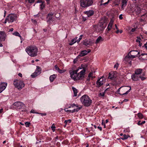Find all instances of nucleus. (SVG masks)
Instances as JSON below:
<instances>
[{
    "instance_id": "0eeeda50",
    "label": "nucleus",
    "mask_w": 147,
    "mask_h": 147,
    "mask_svg": "<svg viewBox=\"0 0 147 147\" xmlns=\"http://www.w3.org/2000/svg\"><path fill=\"white\" fill-rule=\"evenodd\" d=\"M9 22H13L15 21L17 18V16L15 14H9L7 17Z\"/></svg>"
},
{
    "instance_id": "de8ad7c7",
    "label": "nucleus",
    "mask_w": 147,
    "mask_h": 147,
    "mask_svg": "<svg viewBox=\"0 0 147 147\" xmlns=\"http://www.w3.org/2000/svg\"><path fill=\"white\" fill-rule=\"evenodd\" d=\"M112 27V26L108 25V26L107 28V29H108V31L110 30H111V28Z\"/></svg>"
},
{
    "instance_id": "bb28decb",
    "label": "nucleus",
    "mask_w": 147,
    "mask_h": 147,
    "mask_svg": "<svg viewBox=\"0 0 147 147\" xmlns=\"http://www.w3.org/2000/svg\"><path fill=\"white\" fill-rule=\"evenodd\" d=\"M72 89L74 92V96H77V94L78 93L77 90L76 88L74 87H72Z\"/></svg>"
},
{
    "instance_id": "f8f14e48",
    "label": "nucleus",
    "mask_w": 147,
    "mask_h": 147,
    "mask_svg": "<svg viewBox=\"0 0 147 147\" xmlns=\"http://www.w3.org/2000/svg\"><path fill=\"white\" fill-rule=\"evenodd\" d=\"M93 42L90 39H86L84 40L83 42V44L86 46H88V45H92Z\"/></svg>"
},
{
    "instance_id": "f257e3e1",
    "label": "nucleus",
    "mask_w": 147,
    "mask_h": 147,
    "mask_svg": "<svg viewBox=\"0 0 147 147\" xmlns=\"http://www.w3.org/2000/svg\"><path fill=\"white\" fill-rule=\"evenodd\" d=\"M79 69H77L75 70H69V72L70 77L74 81L82 80L84 77L85 74V70L83 69L80 72L77 73Z\"/></svg>"
},
{
    "instance_id": "c9c22d12",
    "label": "nucleus",
    "mask_w": 147,
    "mask_h": 147,
    "mask_svg": "<svg viewBox=\"0 0 147 147\" xmlns=\"http://www.w3.org/2000/svg\"><path fill=\"white\" fill-rule=\"evenodd\" d=\"M25 124L26 127H29L30 125V123L28 122H26L25 123Z\"/></svg>"
},
{
    "instance_id": "4d7b16f0",
    "label": "nucleus",
    "mask_w": 147,
    "mask_h": 147,
    "mask_svg": "<svg viewBox=\"0 0 147 147\" xmlns=\"http://www.w3.org/2000/svg\"><path fill=\"white\" fill-rule=\"evenodd\" d=\"M97 128L99 129L100 131H101L102 130V128L101 127L98 126L97 127Z\"/></svg>"
},
{
    "instance_id": "4468645a",
    "label": "nucleus",
    "mask_w": 147,
    "mask_h": 147,
    "mask_svg": "<svg viewBox=\"0 0 147 147\" xmlns=\"http://www.w3.org/2000/svg\"><path fill=\"white\" fill-rule=\"evenodd\" d=\"M140 77V76L135 73L132 74L131 76V79L133 81H134L139 80Z\"/></svg>"
},
{
    "instance_id": "6ab92c4d",
    "label": "nucleus",
    "mask_w": 147,
    "mask_h": 147,
    "mask_svg": "<svg viewBox=\"0 0 147 147\" xmlns=\"http://www.w3.org/2000/svg\"><path fill=\"white\" fill-rule=\"evenodd\" d=\"M84 13L86 14L88 17L92 16L94 13V11L93 10H89L84 12Z\"/></svg>"
},
{
    "instance_id": "bf43d9fd",
    "label": "nucleus",
    "mask_w": 147,
    "mask_h": 147,
    "mask_svg": "<svg viewBox=\"0 0 147 147\" xmlns=\"http://www.w3.org/2000/svg\"><path fill=\"white\" fill-rule=\"evenodd\" d=\"M70 105H71V107H74L76 106V105L74 103L71 104Z\"/></svg>"
},
{
    "instance_id": "412c9836",
    "label": "nucleus",
    "mask_w": 147,
    "mask_h": 147,
    "mask_svg": "<svg viewBox=\"0 0 147 147\" xmlns=\"http://www.w3.org/2000/svg\"><path fill=\"white\" fill-rule=\"evenodd\" d=\"M139 57L140 59L142 58L144 60H147V54H142L139 56Z\"/></svg>"
},
{
    "instance_id": "603ef678",
    "label": "nucleus",
    "mask_w": 147,
    "mask_h": 147,
    "mask_svg": "<svg viewBox=\"0 0 147 147\" xmlns=\"http://www.w3.org/2000/svg\"><path fill=\"white\" fill-rule=\"evenodd\" d=\"M7 22H8V19L7 17L6 19H5V20L4 23V24H6L7 23Z\"/></svg>"
},
{
    "instance_id": "13d9d810",
    "label": "nucleus",
    "mask_w": 147,
    "mask_h": 147,
    "mask_svg": "<svg viewBox=\"0 0 147 147\" xmlns=\"http://www.w3.org/2000/svg\"><path fill=\"white\" fill-rule=\"evenodd\" d=\"M18 75L20 77L22 78V74L20 73H19L18 74Z\"/></svg>"
},
{
    "instance_id": "0e129e2a",
    "label": "nucleus",
    "mask_w": 147,
    "mask_h": 147,
    "mask_svg": "<svg viewBox=\"0 0 147 147\" xmlns=\"http://www.w3.org/2000/svg\"><path fill=\"white\" fill-rule=\"evenodd\" d=\"M128 101V99H124L123 100V102H127Z\"/></svg>"
},
{
    "instance_id": "4be33fe9",
    "label": "nucleus",
    "mask_w": 147,
    "mask_h": 147,
    "mask_svg": "<svg viewBox=\"0 0 147 147\" xmlns=\"http://www.w3.org/2000/svg\"><path fill=\"white\" fill-rule=\"evenodd\" d=\"M57 75L53 74L50 76L49 78L51 82H52L54 80V79L56 78Z\"/></svg>"
},
{
    "instance_id": "393cba45",
    "label": "nucleus",
    "mask_w": 147,
    "mask_h": 147,
    "mask_svg": "<svg viewBox=\"0 0 147 147\" xmlns=\"http://www.w3.org/2000/svg\"><path fill=\"white\" fill-rule=\"evenodd\" d=\"M78 37H76L74 38L71 41L70 43L69 44L70 45H71L74 44V43L77 42L76 40Z\"/></svg>"
},
{
    "instance_id": "052dcab7",
    "label": "nucleus",
    "mask_w": 147,
    "mask_h": 147,
    "mask_svg": "<svg viewBox=\"0 0 147 147\" xmlns=\"http://www.w3.org/2000/svg\"><path fill=\"white\" fill-rule=\"evenodd\" d=\"M86 131L88 132L89 133L90 132V131L89 130L88 128L87 127L86 128Z\"/></svg>"
},
{
    "instance_id": "79ce46f5",
    "label": "nucleus",
    "mask_w": 147,
    "mask_h": 147,
    "mask_svg": "<svg viewBox=\"0 0 147 147\" xmlns=\"http://www.w3.org/2000/svg\"><path fill=\"white\" fill-rule=\"evenodd\" d=\"M59 73H62L64 72L65 71L64 70H61L60 69H59V70L58 71Z\"/></svg>"
},
{
    "instance_id": "c756f323",
    "label": "nucleus",
    "mask_w": 147,
    "mask_h": 147,
    "mask_svg": "<svg viewBox=\"0 0 147 147\" xmlns=\"http://www.w3.org/2000/svg\"><path fill=\"white\" fill-rule=\"evenodd\" d=\"M145 122L146 121H143L141 122V121L140 120L138 121V123H137V124L138 125H140L144 124L145 123Z\"/></svg>"
},
{
    "instance_id": "b1692460",
    "label": "nucleus",
    "mask_w": 147,
    "mask_h": 147,
    "mask_svg": "<svg viewBox=\"0 0 147 147\" xmlns=\"http://www.w3.org/2000/svg\"><path fill=\"white\" fill-rule=\"evenodd\" d=\"M103 41V39L102 38L101 36H99L96 39L95 43L96 44H98L99 42Z\"/></svg>"
},
{
    "instance_id": "f03ea898",
    "label": "nucleus",
    "mask_w": 147,
    "mask_h": 147,
    "mask_svg": "<svg viewBox=\"0 0 147 147\" xmlns=\"http://www.w3.org/2000/svg\"><path fill=\"white\" fill-rule=\"evenodd\" d=\"M28 54L31 57H35L37 55L38 49L34 45H30L28 46L25 49Z\"/></svg>"
},
{
    "instance_id": "20e7f679",
    "label": "nucleus",
    "mask_w": 147,
    "mask_h": 147,
    "mask_svg": "<svg viewBox=\"0 0 147 147\" xmlns=\"http://www.w3.org/2000/svg\"><path fill=\"white\" fill-rule=\"evenodd\" d=\"M107 25V24L105 22L99 23L98 25L93 26L94 29L97 32H101L104 30Z\"/></svg>"
},
{
    "instance_id": "9d476101",
    "label": "nucleus",
    "mask_w": 147,
    "mask_h": 147,
    "mask_svg": "<svg viewBox=\"0 0 147 147\" xmlns=\"http://www.w3.org/2000/svg\"><path fill=\"white\" fill-rule=\"evenodd\" d=\"M7 35L5 32L0 31V41H4L6 38Z\"/></svg>"
},
{
    "instance_id": "e2e57ef3",
    "label": "nucleus",
    "mask_w": 147,
    "mask_h": 147,
    "mask_svg": "<svg viewBox=\"0 0 147 147\" xmlns=\"http://www.w3.org/2000/svg\"><path fill=\"white\" fill-rule=\"evenodd\" d=\"M135 30V28H132L131 30V32H134Z\"/></svg>"
},
{
    "instance_id": "39448f33",
    "label": "nucleus",
    "mask_w": 147,
    "mask_h": 147,
    "mask_svg": "<svg viewBox=\"0 0 147 147\" xmlns=\"http://www.w3.org/2000/svg\"><path fill=\"white\" fill-rule=\"evenodd\" d=\"M80 5L83 7H85L91 5L93 3L92 0H81Z\"/></svg>"
},
{
    "instance_id": "1a4fd4ad",
    "label": "nucleus",
    "mask_w": 147,
    "mask_h": 147,
    "mask_svg": "<svg viewBox=\"0 0 147 147\" xmlns=\"http://www.w3.org/2000/svg\"><path fill=\"white\" fill-rule=\"evenodd\" d=\"M105 82V78L102 77L98 79L96 82V87H100Z\"/></svg>"
},
{
    "instance_id": "7ed1b4c3",
    "label": "nucleus",
    "mask_w": 147,
    "mask_h": 147,
    "mask_svg": "<svg viewBox=\"0 0 147 147\" xmlns=\"http://www.w3.org/2000/svg\"><path fill=\"white\" fill-rule=\"evenodd\" d=\"M80 99L82 104L86 107L90 106L92 102V100L86 94L83 95L81 97Z\"/></svg>"
},
{
    "instance_id": "864d4df0",
    "label": "nucleus",
    "mask_w": 147,
    "mask_h": 147,
    "mask_svg": "<svg viewBox=\"0 0 147 147\" xmlns=\"http://www.w3.org/2000/svg\"><path fill=\"white\" fill-rule=\"evenodd\" d=\"M122 16V15L121 14L119 16V18L121 20H122L123 19V17Z\"/></svg>"
},
{
    "instance_id": "a19ab883",
    "label": "nucleus",
    "mask_w": 147,
    "mask_h": 147,
    "mask_svg": "<svg viewBox=\"0 0 147 147\" xmlns=\"http://www.w3.org/2000/svg\"><path fill=\"white\" fill-rule=\"evenodd\" d=\"M113 21L112 20H111L109 22V23L108 25L109 26H112L113 24Z\"/></svg>"
},
{
    "instance_id": "e433bc0d",
    "label": "nucleus",
    "mask_w": 147,
    "mask_h": 147,
    "mask_svg": "<svg viewBox=\"0 0 147 147\" xmlns=\"http://www.w3.org/2000/svg\"><path fill=\"white\" fill-rule=\"evenodd\" d=\"M128 87H129V88H130L125 93H123L122 94H123V95L126 94H127L131 90V87L130 86H129Z\"/></svg>"
},
{
    "instance_id": "423d86ee",
    "label": "nucleus",
    "mask_w": 147,
    "mask_h": 147,
    "mask_svg": "<svg viewBox=\"0 0 147 147\" xmlns=\"http://www.w3.org/2000/svg\"><path fill=\"white\" fill-rule=\"evenodd\" d=\"M14 86L19 90H21L25 86V84L22 80H15L13 82Z\"/></svg>"
},
{
    "instance_id": "69168bd1",
    "label": "nucleus",
    "mask_w": 147,
    "mask_h": 147,
    "mask_svg": "<svg viewBox=\"0 0 147 147\" xmlns=\"http://www.w3.org/2000/svg\"><path fill=\"white\" fill-rule=\"evenodd\" d=\"M145 48L147 49V42L144 45Z\"/></svg>"
},
{
    "instance_id": "a211bd4d",
    "label": "nucleus",
    "mask_w": 147,
    "mask_h": 147,
    "mask_svg": "<svg viewBox=\"0 0 147 147\" xmlns=\"http://www.w3.org/2000/svg\"><path fill=\"white\" fill-rule=\"evenodd\" d=\"M123 61L125 63H127L128 62L129 64H131V59L129 57V56L128 55L126 56L125 57L123 60Z\"/></svg>"
},
{
    "instance_id": "5fc2aeb1",
    "label": "nucleus",
    "mask_w": 147,
    "mask_h": 147,
    "mask_svg": "<svg viewBox=\"0 0 147 147\" xmlns=\"http://www.w3.org/2000/svg\"><path fill=\"white\" fill-rule=\"evenodd\" d=\"M92 73H90L88 75V77L89 78H90V77H91V76H92Z\"/></svg>"
},
{
    "instance_id": "09e8293b",
    "label": "nucleus",
    "mask_w": 147,
    "mask_h": 147,
    "mask_svg": "<svg viewBox=\"0 0 147 147\" xmlns=\"http://www.w3.org/2000/svg\"><path fill=\"white\" fill-rule=\"evenodd\" d=\"M99 95L100 96H103L105 95V92H102V93H100L99 94Z\"/></svg>"
},
{
    "instance_id": "680f3d73",
    "label": "nucleus",
    "mask_w": 147,
    "mask_h": 147,
    "mask_svg": "<svg viewBox=\"0 0 147 147\" xmlns=\"http://www.w3.org/2000/svg\"><path fill=\"white\" fill-rule=\"evenodd\" d=\"M32 22H33V23H35V24L37 23V21L35 20H32Z\"/></svg>"
},
{
    "instance_id": "473e14b6",
    "label": "nucleus",
    "mask_w": 147,
    "mask_h": 147,
    "mask_svg": "<svg viewBox=\"0 0 147 147\" xmlns=\"http://www.w3.org/2000/svg\"><path fill=\"white\" fill-rule=\"evenodd\" d=\"M110 0H108L107 1L104 3H103L104 2V1L103 0H102L101 1V4H100V5H107V4L109 2Z\"/></svg>"
},
{
    "instance_id": "f3484780",
    "label": "nucleus",
    "mask_w": 147,
    "mask_h": 147,
    "mask_svg": "<svg viewBox=\"0 0 147 147\" xmlns=\"http://www.w3.org/2000/svg\"><path fill=\"white\" fill-rule=\"evenodd\" d=\"M131 52H135L136 53V54L135 55H129V54L128 55L129 56V57L131 59V58H135L136 57H137V55L138 54H139L140 53L138 52V51H131L130 52V53Z\"/></svg>"
},
{
    "instance_id": "2f4dec72",
    "label": "nucleus",
    "mask_w": 147,
    "mask_h": 147,
    "mask_svg": "<svg viewBox=\"0 0 147 147\" xmlns=\"http://www.w3.org/2000/svg\"><path fill=\"white\" fill-rule=\"evenodd\" d=\"M137 116L140 119H143L144 118V116L142 114L139 113L137 114Z\"/></svg>"
},
{
    "instance_id": "2eb2a0df",
    "label": "nucleus",
    "mask_w": 147,
    "mask_h": 147,
    "mask_svg": "<svg viewBox=\"0 0 147 147\" xmlns=\"http://www.w3.org/2000/svg\"><path fill=\"white\" fill-rule=\"evenodd\" d=\"M53 13L51 12L49 13L48 14L47 16V22L49 24L51 22V21H52L53 19Z\"/></svg>"
},
{
    "instance_id": "dca6fc26",
    "label": "nucleus",
    "mask_w": 147,
    "mask_h": 147,
    "mask_svg": "<svg viewBox=\"0 0 147 147\" xmlns=\"http://www.w3.org/2000/svg\"><path fill=\"white\" fill-rule=\"evenodd\" d=\"M90 52V50H87V51L86 50L82 51L79 55L78 56L80 57H83L86 55L88 53Z\"/></svg>"
},
{
    "instance_id": "4c0bfd02",
    "label": "nucleus",
    "mask_w": 147,
    "mask_h": 147,
    "mask_svg": "<svg viewBox=\"0 0 147 147\" xmlns=\"http://www.w3.org/2000/svg\"><path fill=\"white\" fill-rule=\"evenodd\" d=\"M55 125L54 124H53L51 127V128L52 129V130L53 132L55 131Z\"/></svg>"
},
{
    "instance_id": "8fccbe9b",
    "label": "nucleus",
    "mask_w": 147,
    "mask_h": 147,
    "mask_svg": "<svg viewBox=\"0 0 147 147\" xmlns=\"http://www.w3.org/2000/svg\"><path fill=\"white\" fill-rule=\"evenodd\" d=\"M140 78H141V80L142 81L144 80H145L146 79V78L143 77H141V76H140Z\"/></svg>"
},
{
    "instance_id": "6e6552de",
    "label": "nucleus",
    "mask_w": 147,
    "mask_h": 147,
    "mask_svg": "<svg viewBox=\"0 0 147 147\" xmlns=\"http://www.w3.org/2000/svg\"><path fill=\"white\" fill-rule=\"evenodd\" d=\"M41 68L38 66H36V69L35 71L33 73L31 76L32 78H35L39 75L41 73Z\"/></svg>"
},
{
    "instance_id": "c85d7f7f",
    "label": "nucleus",
    "mask_w": 147,
    "mask_h": 147,
    "mask_svg": "<svg viewBox=\"0 0 147 147\" xmlns=\"http://www.w3.org/2000/svg\"><path fill=\"white\" fill-rule=\"evenodd\" d=\"M128 137H130L129 135L124 134L123 135V137L121 138V139L122 140H124L127 139Z\"/></svg>"
},
{
    "instance_id": "a878e982",
    "label": "nucleus",
    "mask_w": 147,
    "mask_h": 147,
    "mask_svg": "<svg viewBox=\"0 0 147 147\" xmlns=\"http://www.w3.org/2000/svg\"><path fill=\"white\" fill-rule=\"evenodd\" d=\"M115 77V76L114 75V74L113 72H111L110 73H109L108 77L109 78L112 79L113 78H114Z\"/></svg>"
},
{
    "instance_id": "5701e85b",
    "label": "nucleus",
    "mask_w": 147,
    "mask_h": 147,
    "mask_svg": "<svg viewBox=\"0 0 147 147\" xmlns=\"http://www.w3.org/2000/svg\"><path fill=\"white\" fill-rule=\"evenodd\" d=\"M142 69H137L135 70L134 73L139 75L142 73Z\"/></svg>"
},
{
    "instance_id": "37998d69",
    "label": "nucleus",
    "mask_w": 147,
    "mask_h": 147,
    "mask_svg": "<svg viewBox=\"0 0 147 147\" xmlns=\"http://www.w3.org/2000/svg\"><path fill=\"white\" fill-rule=\"evenodd\" d=\"M40 6L41 9H43L45 7L44 5L42 3L40 5Z\"/></svg>"
},
{
    "instance_id": "a18cd8bd",
    "label": "nucleus",
    "mask_w": 147,
    "mask_h": 147,
    "mask_svg": "<svg viewBox=\"0 0 147 147\" xmlns=\"http://www.w3.org/2000/svg\"><path fill=\"white\" fill-rule=\"evenodd\" d=\"M55 69L57 70V71H58L59 70V68L58 67L57 65H55Z\"/></svg>"
},
{
    "instance_id": "338daca9",
    "label": "nucleus",
    "mask_w": 147,
    "mask_h": 147,
    "mask_svg": "<svg viewBox=\"0 0 147 147\" xmlns=\"http://www.w3.org/2000/svg\"><path fill=\"white\" fill-rule=\"evenodd\" d=\"M75 109H74L72 110H71V113H73L75 112Z\"/></svg>"
},
{
    "instance_id": "cd10ccee",
    "label": "nucleus",
    "mask_w": 147,
    "mask_h": 147,
    "mask_svg": "<svg viewBox=\"0 0 147 147\" xmlns=\"http://www.w3.org/2000/svg\"><path fill=\"white\" fill-rule=\"evenodd\" d=\"M13 34L16 36H19L20 37L21 40H22V37L19 34V33L17 32H16L13 33Z\"/></svg>"
},
{
    "instance_id": "aec40b11",
    "label": "nucleus",
    "mask_w": 147,
    "mask_h": 147,
    "mask_svg": "<svg viewBox=\"0 0 147 147\" xmlns=\"http://www.w3.org/2000/svg\"><path fill=\"white\" fill-rule=\"evenodd\" d=\"M127 1L128 0H121V8L123 9L126 6Z\"/></svg>"
},
{
    "instance_id": "72a5a7b5",
    "label": "nucleus",
    "mask_w": 147,
    "mask_h": 147,
    "mask_svg": "<svg viewBox=\"0 0 147 147\" xmlns=\"http://www.w3.org/2000/svg\"><path fill=\"white\" fill-rule=\"evenodd\" d=\"M71 119L65 120L64 121V123H65L66 125H67L68 123H71Z\"/></svg>"
},
{
    "instance_id": "f704fd0d",
    "label": "nucleus",
    "mask_w": 147,
    "mask_h": 147,
    "mask_svg": "<svg viewBox=\"0 0 147 147\" xmlns=\"http://www.w3.org/2000/svg\"><path fill=\"white\" fill-rule=\"evenodd\" d=\"M26 1L28 2V3L30 4H32L34 3L35 0H26Z\"/></svg>"
},
{
    "instance_id": "3c124183",
    "label": "nucleus",
    "mask_w": 147,
    "mask_h": 147,
    "mask_svg": "<svg viewBox=\"0 0 147 147\" xmlns=\"http://www.w3.org/2000/svg\"><path fill=\"white\" fill-rule=\"evenodd\" d=\"M81 108V107H78L76 109H75V111L76 112L78 111H79Z\"/></svg>"
},
{
    "instance_id": "58836bf2",
    "label": "nucleus",
    "mask_w": 147,
    "mask_h": 147,
    "mask_svg": "<svg viewBox=\"0 0 147 147\" xmlns=\"http://www.w3.org/2000/svg\"><path fill=\"white\" fill-rule=\"evenodd\" d=\"M82 36L83 35H81L78 39L77 40H76L77 42L78 43L80 42V40L82 39Z\"/></svg>"
},
{
    "instance_id": "49530a36",
    "label": "nucleus",
    "mask_w": 147,
    "mask_h": 147,
    "mask_svg": "<svg viewBox=\"0 0 147 147\" xmlns=\"http://www.w3.org/2000/svg\"><path fill=\"white\" fill-rule=\"evenodd\" d=\"M118 66H119V64L117 63L116 64H115L114 65V68H116V69H117L118 67Z\"/></svg>"
},
{
    "instance_id": "ea45409f",
    "label": "nucleus",
    "mask_w": 147,
    "mask_h": 147,
    "mask_svg": "<svg viewBox=\"0 0 147 147\" xmlns=\"http://www.w3.org/2000/svg\"><path fill=\"white\" fill-rule=\"evenodd\" d=\"M31 113H36L38 114V112H36V111L34 110V109H32L30 112Z\"/></svg>"
},
{
    "instance_id": "7c9ffc66",
    "label": "nucleus",
    "mask_w": 147,
    "mask_h": 147,
    "mask_svg": "<svg viewBox=\"0 0 147 147\" xmlns=\"http://www.w3.org/2000/svg\"><path fill=\"white\" fill-rule=\"evenodd\" d=\"M141 11L140 8L139 7H137L135 9V11L137 13H140Z\"/></svg>"
},
{
    "instance_id": "c03bdc74",
    "label": "nucleus",
    "mask_w": 147,
    "mask_h": 147,
    "mask_svg": "<svg viewBox=\"0 0 147 147\" xmlns=\"http://www.w3.org/2000/svg\"><path fill=\"white\" fill-rule=\"evenodd\" d=\"M38 114L42 116H45L47 115L46 113H38Z\"/></svg>"
},
{
    "instance_id": "ddd939ff",
    "label": "nucleus",
    "mask_w": 147,
    "mask_h": 147,
    "mask_svg": "<svg viewBox=\"0 0 147 147\" xmlns=\"http://www.w3.org/2000/svg\"><path fill=\"white\" fill-rule=\"evenodd\" d=\"M7 83L5 82L0 83V93H1L6 88Z\"/></svg>"
},
{
    "instance_id": "9b49d317",
    "label": "nucleus",
    "mask_w": 147,
    "mask_h": 147,
    "mask_svg": "<svg viewBox=\"0 0 147 147\" xmlns=\"http://www.w3.org/2000/svg\"><path fill=\"white\" fill-rule=\"evenodd\" d=\"M13 105L14 106L19 109L23 107L25 105L23 103L19 101L15 102L13 104Z\"/></svg>"
},
{
    "instance_id": "774afa93",
    "label": "nucleus",
    "mask_w": 147,
    "mask_h": 147,
    "mask_svg": "<svg viewBox=\"0 0 147 147\" xmlns=\"http://www.w3.org/2000/svg\"><path fill=\"white\" fill-rule=\"evenodd\" d=\"M136 42H139V43L140 42V40H139L138 39H137L136 40Z\"/></svg>"
},
{
    "instance_id": "6e6d98bb",
    "label": "nucleus",
    "mask_w": 147,
    "mask_h": 147,
    "mask_svg": "<svg viewBox=\"0 0 147 147\" xmlns=\"http://www.w3.org/2000/svg\"><path fill=\"white\" fill-rule=\"evenodd\" d=\"M65 110L67 112L71 113V110H66L65 109Z\"/></svg>"
}]
</instances>
